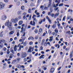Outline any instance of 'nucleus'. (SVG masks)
I'll use <instances>...</instances> for the list:
<instances>
[{
    "mask_svg": "<svg viewBox=\"0 0 73 73\" xmlns=\"http://www.w3.org/2000/svg\"><path fill=\"white\" fill-rule=\"evenodd\" d=\"M21 9L22 10H24L25 9V7H24V6H22L21 7Z\"/></svg>",
    "mask_w": 73,
    "mask_h": 73,
    "instance_id": "obj_22",
    "label": "nucleus"
},
{
    "mask_svg": "<svg viewBox=\"0 0 73 73\" xmlns=\"http://www.w3.org/2000/svg\"><path fill=\"white\" fill-rule=\"evenodd\" d=\"M58 9V7H56L54 9V10L55 11H56Z\"/></svg>",
    "mask_w": 73,
    "mask_h": 73,
    "instance_id": "obj_38",
    "label": "nucleus"
},
{
    "mask_svg": "<svg viewBox=\"0 0 73 73\" xmlns=\"http://www.w3.org/2000/svg\"><path fill=\"white\" fill-rule=\"evenodd\" d=\"M72 54H73V52H71L70 57V58H72Z\"/></svg>",
    "mask_w": 73,
    "mask_h": 73,
    "instance_id": "obj_30",
    "label": "nucleus"
},
{
    "mask_svg": "<svg viewBox=\"0 0 73 73\" xmlns=\"http://www.w3.org/2000/svg\"><path fill=\"white\" fill-rule=\"evenodd\" d=\"M57 25L58 27V28H60V23H59L58 24H57Z\"/></svg>",
    "mask_w": 73,
    "mask_h": 73,
    "instance_id": "obj_50",
    "label": "nucleus"
},
{
    "mask_svg": "<svg viewBox=\"0 0 73 73\" xmlns=\"http://www.w3.org/2000/svg\"><path fill=\"white\" fill-rule=\"evenodd\" d=\"M17 37H19V32H17Z\"/></svg>",
    "mask_w": 73,
    "mask_h": 73,
    "instance_id": "obj_48",
    "label": "nucleus"
},
{
    "mask_svg": "<svg viewBox=\"0 0 73 73\" xmlns=\"http://www.w3.org/2000/svg\"><path fill=\"white\" fill-rule=\"evenodd\" d=\"M17 68H19V69H20L21 68V65H17Z\"/></svg>",
    "mask_w": 73,
    "mask_h": 73,
    "instance_id": "obj_26",
    "label": "nucleus"
},
{
    "mask_svg": "<svg viewBox=\"0 0 73 73\" xmlns=\"http://www.w3.org/2000/svg\"><path fill=\"white\" fill-rule=\"evenodd\" d=\"M56 24H54L52 27V28H56Z\"/></svg>",
    "mask_w": 73,
    "mask_h": 73,
    "instance_id": "obj_23",
    "label": "nucleus"
},
{
    "mask_svg": "<svg viewBox=\"0 0 73 73\" xmlns=\"http://www.w3.org/2000/svg\"><path fill=\"white\" fill-rule=\"evenodd\" d=\"M7 17L6 15H3L1 17V20H6L7 19Z\"/></svg>",
    "mask_w": 73,
    "mask_h": 73,
    "instance_id": "obj_7",
    "label": "nucleus"
},
{
    "mask_svg": "<svg viewBox=\"0 0 73 73\" xmlns=\"http://www.w3.org/2000/svg\"><path fill=\"white\" fill-rule=\"evenodd\" d=\"M50 11L51 13H52V12L53 11V7H51L50 9Z\"/></svg>",
    "mask_w": 73,
    "mask_h": 73,
    "instance_id": "obj_25",
    "label": "nucleus"
},
{
    "mask_svg": "<svg viewBox=\"0 0 73 73\" xmlns=\"http://www.w3.org/2000/svg\"><path fill=\"white\" fill-rule=\"evenodd\" d=\"M35 52H38V49L37 48L35 49Z\"/></svg>",
    "mask_w": 73,
    "mask_h": 73,
    "instance_id": "obj_64",
    "label": "nucleus"
},
{
    "mask_svg": "<svg viewBox=\"0 0 73 73\" xmlns=\"http://www.w3.org/2000/svg\"><path fill=\"white\" fill-rule=\"evenodd\" d=\"M31 7H33V3H32L30 5Z\"/></svg>",
    "mask_w": 73,
    "mask_h": 73,
    "instance_id": "obj_60",
    "label": "nucleus"
},
{
    "mask_svg": "<svg viewBox=\"0 0 73 73\" xmlns=\"http://www.w3.org/2000/svg\"><path fill=\"white\" fill-rule=\"evenodd\" d=\"M22 28H21V30H23L24 29V27H25V25L23 24L21 26Z\"/></svg>",
    "mask_w": 73,
    "mask_h": 73,
    "instance_id": "obj_16",
    "label": "nucleus"
},
{
    "mask_svg": "<svg viewBox=\"0 0 73 73\" xmlns=\"http://www.w3.org/2000/svg\"><path fill=\"white\" fill-rule=\"evenodd\" d=\"M25 33L24 32L23 35H22V38H24V37L25 36Z\"/></svg>",
    "mask_w": 73,
    "mask_h": 73,
    "instance_id": "obj_35",
    "label": "nucleus"
},
{
    "mask_svg": "<svg viewBox=\"0 0 73 73\" xmlns=\"http://www.w3.org/2000/svg\"><path fill=\"white\" fill-rule=\"evenodd\" d=\"M19 20V19L17 18H16L14 19L12 18L11 21H12V22H13L14 23H16Z\"/></svg>",
    "mask_w": 73,
    "mask_h": 73,
    "instance_id": "obj_5",
    "label": "nucleus"
},
{
    "mask_svg": "<svg viewBox=\"0 0 73 73\" xmlns=\"http://www.w3.org/2000/svg\"><path fill=\"white\" fill-rule=\"evenodd\" d=\"M14 50L15 52H16V50H17V45H15V46L14 47Z\"/></svg>",
    "mask_w": 73,
    "mask_h": 73,
    "instance_id": "obj_14",
    "label": "nucleus"
},
{
    "mask_svg": "<svg viewBox=\"0 0 73 73\" xmlns=\"http://www.w3.org/2000/svg\"><path fill=\"white\" fill-rule=\"evenodd\" d=\"M21 12H22V11H19L18 12V15H21Z\"/></svg>",
    "mask_w": 73,
    "mask_h": 73,
    "instance_id": "obj_24",
    "label": "nucleus"
},
{
    "mask_svg": "<svg viewBox=\"0 0 73 73\" xmlns=\"http://www.w3.org/2000/svg\"><path fill=\"white\" fill-rule=\"evenodd\" d=\"M44 46H46V45H47V43L46 42H44Z\"/></svg>",
    "mask_w": 73,
    "mask_h": 73,
    "instance_id": "obj_52",
    "label": "nucleus"
},
{
    "mask_svg": "<svg viewBox=\"0 0 73 73\" xmlns=\"http://www.w3.org/2000/svg\"><path fill=\"white\" fill-rule=\"evenodd\" d=\"M42 23V20H41L40 21H39V24H41Z\"/></svg>",
    "mask_w": 73,
    "mask_h": 73,
    "instance_id": "obj_42",
    "label": "nucleus"
},
{
    "mask_svg": "<svg viewBox=\"0 0 73 73\" xmlns=\"http://www.w3.org/2000/svg\"><path fill=\"white\" fill-rule=\"evenodd\" d=\"M65 50H66V51H68L69 50V48H66L65 49Z\"/></svg>",
    "mask_w": 73,
    "mask_h": 73,
    "instance_id": "obj_59",
    "label": "nucleus"
},
{
    "mask_svg": "<svg viewBox=\"0 0 73 73\" xmlns=\"http://www.w3.org/2000/svg\"><path fill=\"white\" fill-rule=\"evenodd\" d=\"M53 40V38H52V39H49V41L50 42H51Z\"/></svg>",
    "mask_w": 73,
    "mask_h": 73,
    "instance_id": "obj_47",
    "label": "nucleus"
},
{
    "mask_svg": "<svg viewBox=\"0 0 73 73\" xmlns=\"http://www.w3.org/2000/svg\"><path fill=\"white\" fill-rule=\"evenodd\" d=\"M35 21L33 20V23L32 25H33V26H35V25H35L36 23H35Z\"/></svg>",
    "mask_w": 73,
    "mask_h": 73,
    "instance_id": "obj_20",
    "label": "nucleus"
},
{
    "mask_svg": "<svg viewBox=\"0 0 73 73\" xmlns=\"http://www.w3.org/2000/svg\"><path fill=\"white\" fill-rule=\"evenodd\" d=\"M27 44V43L26 42H25L24 44H23V46H26V45Z\"/></svg>",
    "mask_w": 73,
    "mask_h": 73,
    "instance_id": "obj_31",
    "label": "nucleus"
},
{
    "mask_svg": "<svg viewBox=\"0 0 73 73\" xmlns=\"http://www.w3.org/2000/svg\"><path fill=\"white\" fill-rule=\"evenodd\" d=\"M48 33L49 34V35H51L52 34V31L50 30H49L48 31Z\"/></svg>",
    "mask_w": 73,
    "mask_h": 73,
    "instance_id": "obj_28",
    "label": "nucleus"
},
{
    "mask_svg": "<svg viewBox=\"0 0 73 73\" xmlns=\"http://www.w3.org/2000/svg\"><path fill=\"white\" fill-rule=\"evenodd\" d=\"M24 62H26V61H27V59L26 58H24Z\"/></svg>",
    "mask_w": 73,
    "mask_h": 73,
    "instance_id": "obj_62",
    "label": "nucleus"
},
{
    "mask_svg": "<svg viewBox=\"0 0 73 73\" xmlns=\"http://www.w3.org/2000/svg\"><path fill=\"white\" fill-rule=\"evenodd\" d=\"M42 29L41 28H40L39 30V32L41 33V32H42Z\"/></svg>",
    "mask_w": 73,
    "mask_h": 73,
    "instance_id": "obj_29",
    "label": "nucleus"
},
{
    "mask_svg": "<svg viewBox=\"0 0 73 73\" xmlns=\"http://www.w3.org/2000/svg\"><path fill=\"white\" fill-rule=\"evenodd\" d=\"M31 9H29L28 10V13H31Z\"/></svg>",
    "mask_w": 73,
    "mask_h": 73,
    "instance_id": "obj_41",
    "label": "nucleus"
},
{
    "mask_svg": "<svg viewBox=\"0 0 73 73\" xmlns=\"http://www.w3.org/2000/svg\"><path fill=\"white\" fill-rule=\"evenodd\" d=\"M58 29H56L55 30V32L56 33H58Z\"/></svg>",
    "mask_w": 73,
    "mask_h": 73,
    "instance_id": "obj_27",
    "label": "nucleus"
},
{
    "mask_svg": "<svg viewBox=\"0 0 73 73\" xmlns=\"http://www.w3.org/2000/svg\"><path fill=\"white\" fill-rule=\"evenodd\" d=\"M44 55L43 54L40 57H39V59H41V58H44Z\"/></svg>",
    "mask_w": 73,
    "mask_h": 73,
    "instance_id": "obj_15",
    "label": "nucleus"
},
{
    "mask_svg": "<svg viewBox=\"0 0 73 73\" xmlns=\"http://www.w3.org/2000/svg\"><path fill=\"white\" fill-rule=\"evenodd\" d=\"M59 15V13H56L55 14V15L54 14L52 13L50 15L52 17H54V18H56V17L57 16H58V15Z\"/></svg>",
    "mask_w": 73,
    "mask_h": 73,
    "instance_id": "obj_4",
    "label": "nucleus"
},
{
    "mask_svg": "<svg viewBox=\"0 0 73 73\" xmlns=\"http://www.w3.org/2000/svg\"><path fill=\"white\" fill-rule=\"evenodd\" d=\"M19 41H20V42H23V40L22 39H21L19 40Z\"/></svg>",
    "mask_w": 73,
    "mask_h": 73,
    "instance_id": "obj_49",
    "label": "nucleus"
},
{
    "mask_svg": "<svg viewBox=\"0 0 73 73\" xmlns=\"http://www.w3.org/2000/svg\"><path fill=\"white\" fill-rule=\"evenodd\" d=\"M29 44L30 45H32V44H33V42L31 41V42H30L29 43Z\"/></svg>",
    "mask_w": 73,
    "mask_h": 73,
    "instance_id": "obj_45",
    "label": "nucleus"
},
{
    "mask_svg": "<svg viewBox=\"0 0 73 73\" xmlns=\"http://www.w3.org/2000/svg\"><path fill=\"white\" fill-rule=\"evenodd\" d=\"M27 56V54L25 52H22V58H25Z\"/></svg>",
    "mask_w": 73,
    "mask_h": 73,
    "instance_id": "obj_6",
    "label": "nucleus"
},
{
    "mask_svg": "<svg viewBox=\"0 0 73 73\" xmlns=\"http://www.w3.org/2000/svg\"><path fill=\"white\" fill-rule=\"evenodd\" d=\"M40 50H43V47L42 46H40Z\"/></svg>",
    "mask_w": 73,
    "mask_h": 73,
    "instance_id": "obj_56",
    "label": "nucleus"
},
{
    "mask_svg": "<svg viewBox=\"0 0 73 73\" xmlns=\"http://www.w3.org/2000/svg\"><path fill=\"white\" fill-rule=\"evenodd\" d=\"M50 5H51V3L50 2H49L48 5V7H49Z\"/></svg>",
    "mask_w": 73,
    "mask_h": 73,
    "instance_id": "obj_39",
    "label": "nucleus"
},
{
    "mask_svg": "<svg viewBox=\"0 0 73 73\" xmlns=\"http://www.w3.org/2000/svg\"><path fill=\"white\" fill-rule=\"evenodd\" d=\"M3 48V44L0 45V49H1Z\"/></svg>",
    "mask_w": 73,
    "mask_h": 73,
    "instance_id": "obj_37",
    "label": "nucleus"
},
{
    "mask_svg": "<svg viewBox=\"0 0 73 73\" xmlns=\"http://www.w3.org/2000/svg\"><path fill=\"white\" fill-rule=\"evenodd\" d=\"M20 58H19L17 59V60L19 62V60H20Z\"/></svg>",
    "mask_w": 73,
    "mask_h": 73,
    "instance_id": "obj_54",
    "label": "nucleus"
},
{
    "mask_svg": "<svg viewBox=\"0 0 73 73\" xmlns=\"http://www.w3.org/2000/svg\"><path fill=\"white\" fill-rule=\"evenodd\" d=\"M28 40H34V38L32 36H30L28 38Z\"/></svg>",
    "mask_w": 73,
    "mask_h": 73,
    "instance_id": "obj_11",
    "label": "nucleus"
},
{
    "mask_svg": "<svg viewBox=\"0 0 73 73\" xmlns=\"http://www.w3.org/2000/svg\"><path fill=\"white\" fill-rule=\"evenodd\" d=\"M35 49V46H33V47L30 46L29 47V49L27 51L28 53H31L33 51V50Z\"/></svg>",
    "mask_w": 73,
    "mask_h": 73,
    "instance_id": "obj_2",
    "label": "nucleus"
},
{
    "mask_svg": "<svg viewBox=\"0 0 73 73\" xmlns=\"http://www.w3.org/2000/svg\"><path fill=\"white\" fill-rule=\"evenodd\" d=\"M21 68H22V69H24V68H25V67L24 65H21Z\"/></svg>",
    "mask_w": 73,
    "mask_h": 73,
    "instance_id": "obj_32",
    "label": "nucleus"
},
{
    "mask_svg": "<svg viewBox=\"0 0 73 73\" xmlns=\"http://www.w3.org/2000/svg\"><path fill=\"white\" fill-rule=\"evenodd\" d=\"M33 23V22H32V21H31L30 22V25H32Z\"/></svg>",
    "mask_w": 73,
    "mask_h": 73,
    "instance_id": "obj_53",
    "label": "nucleus"
},
{
    "mask_svg": "<svg viewBox=\"0 0 73 73\" xmlns=\"http://www.w3.org/2000/svg\"><path fill=\"white\" fill-rule=\"evenodd\" d=\"M35 33H37V29H35Z\"/></svg>",
    "mask_w": 73,
    "mask_h": 73,
    "instance_id": "obj_46",
    "label": "nucleus"
},
{
    "mask_svg": "<svg viewBox=\"0 0 73 73\" xmlns=\"http://www.w3.org/2000/svg\"><path fill=\"white\" fill-rule=\"evenodd\" d=\"M48 21H49L50 24H51V20L50 19H48Z\"/></svg>",
    "mask_w": 73,
    "mask_h": 73,
    "instance_id": "obj_44",
    "label": "nucleus"
},
{
    "mask_svg": "<svg viewBox=\"0 0 73 73\" xmlns=\"http://www.w3.org/2000/svg\"><path fill=\"white\" fill-rule=\"evenodd\" d=\"M21 48L19 47V49H18V52H19V51H20V50H21Z\"/></svg>",
    "mask_w": 73,
    "mask_h": 73,
    "instance_id": "obj_61",
    "label": "nucleus"
},
{
    "mask_svg": "<svg viewBox=\"0 0 73 73\" xmlns=\"http://www.w3.org/2000/svg\"><path fill=\"white\" fill-rule=\"evenodd\" d=\"M23 21H20L19 23V25H21V24H23Z\"/></svg>",
    "mask_w": 73,
    "mask_h": 73,
    "instance_id": "obj_17",
    "label": "nucleus"
},
{
    "mask_svg": "<svg viewBox=\"0 0 73 73\" xmlns=\"http://www.w3.org/2000/svg\"><path fill=\"white\" fill-rule=\"evenodd\" d=\"M15 32V31H11L10 33H9V34L10 35H11L12 34H13Z\"/></svg>",
    "mask_w": 73,
    "mask_h": 73,
    "instance_id": "obj_13",
    "label": "nucleus"
},
{
    "mask_svg": "<svg viewBox=\"0 0 73 73\" xmlns=\"http://www.w3.org/2000/svg\"><path fill=\"white\" fill-rule=\"evenodd\" d=\"M35 15H33V16L32 18L33 19V20L35 21L36 23H37V20L36 19V18H35Z\"/></svg>",
    "mask_w": 73,
    "mask_h": 73,
    "instance_id": "obj_9",
    "label": "nucleus"
},
{
    "mask_svg": "<svg viewBox=\"0 0 73 73\" xmlns=\"http://www.w3.org/2000/svg\"><path fill=\"white\" fill-rule=\"evenodd\" d=\"M5 26H7V27L9 28L10 30L12 29V23H10L9 21H8L5 24Z\"/></svg>",
    "mask_w": 73,
    "mask_h": 73,
    "instance_id": "obj_1",
    "label": "nucleus"
},
{
    "mask_svg": "<svg viewBox=\"0 0 73 73\" xmlns=\"http://www.w3.org/2000/svg\"><path fill=\"white\" fill-rule=\"evenodd\" d=\"M13 48L12 47H11V48H10V50L11 52L12 53V54H15V52H14V50H13Z\"/></svg>",
    "mask_w": 73,
    "mask_h": 73,
    "instance_id": "obj_8",
    "label": "nucleus"
},
{
    "mask_svg": "<svg viewBox=\"0 0 73 73\" xmlns=\"http://www.w3.org/2000/svg\"><path fill=\"white\" fill-rule=\"evenodd\" d=\"M9 53H10V51H9V49H7V54H9Z\"/></svg>",
    "mask_w": 73,
    "mask_h": 73,
    "instance_id": "obj_19",
    "label": "nucleus"
},
{
    "mask_svg": "<svg viewBox=\"0 0 73 73\" xmlns=\"http://www.w3.org/2000/svg\"><path fill=\"white\" fill-rule=\"evenodd\" d=\"M52 7H54V8H56V5H55V4H53L52 5Z\"/></svg>",
    "mask_w": 73,
    "mask_h": 73,
    "instance_id": "obj_33",
    "label": "nucleus"
},
{
    "mask_svg": "<svg viewBox=\"0 0 73 73\" xmlns=\"http://www.w3.org/2000/svg\"><path fill=\"white\" fill-rule=\"evenodd\" d=\"M66 33L67 34H69V35H70V31H67V32H66Z\"/></svg>",
    "mask_w": 73,
    "mask_h": 73,
    "instance_id": "obj_34",
    "label": "nucleus"
},
{
    "mask_svg": "<svg viewBox=\"0 0 73 73\" xmlns=\"http://www.w3.org/2000/svg\"><path fill=\"white\" fill-rule=\"evenodd\" d=\"M16 62V60H13L11 64H15Z\"/></svg>",
    "mask_w": 73,
    "mask_h": 73,
    "instance_id": "obj_21",
    "label": "nucleus"
},
{
    "mask_svg": "<svg viewBox=\"0 0 73 73\" xmlns=\"http://www.w3.org/2000/svg\"><path fill=\"white\" fill-rule=\"evenodd\" d=\"M4 1L5 3H8V0H4Z\"/></svg>",
    "mask_w": 73,
    "mask_h": 73,
    "instance_id": "obj_57",
    "label": "nucleus"
},
{
    "mask_svg": "<svg viewBox=\"0 0 73 73\" xmlns=\"http://www.w3.org/2000/svg\"><path fill=\"white\" fill-rule=\"evenodd\" d=\"M54 71V68H52L50 71V72L51 73H53Z\"/></svg>",
    "mask_w": 73,
    "mask_h": 73,
    "instance_id": "obj_10",
    "label": "nucleus"
},
{
    "mask_svg": "<svg viewBox=\"0 0 73 73\" xmlns=\"http://www.w3.org/2000/svg\"><path fill=\"white\" fill-rule=\"evenodd\" d=\"M65 17H66V16H64V17L62 19L63 21H65Z\"/></svg>",
    "mask_w": 73,
    "mask_h": 73,
    "instance_id": "obj_40",
    "label": "nucleus"
},
{
    "mask_svg": "<svg viewBox=\"0 0 73 73\" xmlns=\"http://www.w3.org/2000/svg\"><path fill=\"white\" fill-rule=\"evenodd\" d=\"M13 55L12 54H9V58H13Z\"/></svg>",
    "mask_w": 73,
    "mask_h": 73,
    "instance_id": "obj_12",
    "label": "nucleus"
},
{
    "mask_svg": "<svg viewBox=\"0 0 73 73\" xmlns=\"http://www.w3.org/2000/svg\"><path fill=\"white\" fill-rule=\"evenodd\" d=\"M1 42H5V40L3 39L0 40V44H1Z\"/></svg>",
    "mask_w": 73,
    "mask_h": 73,
    "instance_id": "obj_18",
    "label": "nucleus"
},
{
    "mask_svg": "<svg viewBox=\"0 0 73 73\" xmlns=\"http://www.w3.org/2000/svg\"><path fill=\"white\" fill-rule=\"evenodd\" d=\"M23 16H25V15H27V13H23Z\"/></svg>",
    "mask_w": 73,
    "mask_h": 73,
    "instance_id": "obj_55",
    "label": "nucleus"
},
{
    "mask_svg": "<svg viewBox=\"0 0 73 73\" xmlns=\"http://www.w3.org/2000/svg\"><path fill=\"white\" fill-rule=\"evenodd\" d=\"M12 5H9V8H12Z\"/></svg>",
    "mask_w": 73,
    "mask_h": 73,
    "instance_id": "obj_63",
    "label": "nucleus"
},
{
    "mask_svg": "<svg viewBox=\"0 0 73 73\" xmlns=\"http://www.w3.org/2000/svg\"><path fill=\"white\" fill-rule=\"evenodd\" d=\"M3 50L4 51H6V50H7V48H3Z\"/></svg>",
    "mask_w": 73,
    "mask_h": 73,
    "instance_id": "obj_51",
    "label": "nucleus"
},
{
    "mask_svg": "<svg viewBox=\"0 0 73 73\" xmlns=\"http://www.w3.org/2000/svg\"><path fill=\"white\" fill-rule=\"evenodd\" d=\"M20 5V2H18L17 3V5H18V6Z\"/></svg>",
    "mask_w": 73,
    "mask_h": 73,
    "instance_id": "obj_43",
    "label": "nucleus"
},
{
    "mask_svg": "<svg viewBox=\"0 0 73 73\" xmlns=\"http://www.w3.org/2000/svg\"><path fill=\"white\" fill-rule=\"evenodd\" d=\"M5 6V4H4L3 2H0V9H3L4 8Z\"/></svg>",
    "mask_w": 73,
    "mask_h": 73,
    "instance_id": "obj_3",
    "label": "nucleus"
},
{
    "mask_svg": "<svg viewBox=\"0 0 73 73\" xmlns=\"http://www.w3.org/2000/svg\"><path fill=\"white\" fill-rule=\"evenodd\" d=\"M70 18H71V17L69 16L67 17V19L68 20V19H70Z\"/></svg>",
    "mask_w": 73,
    "mask_h": 73,
    "instance_id": "obj_58",
    "label": "nucleus"
},
{
    "mask_svg": "<svg viewBox=\"0 0 73 73\" xmlns=\"http://www.w3.org/2000/svg\"><path fill=\"white\" fill-rule=\"evenodd\" d=\"M59 7H61V6H63V3H60L59 5Z\"/></svg>",
    "mask_w": 73,
    "mask_h": 73,
    "instance_id": "obj_36",
    "label": "nucleus"
}]
</instances>
